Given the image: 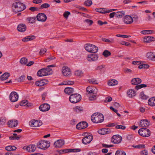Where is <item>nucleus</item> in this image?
<instances>
[{
    "instance_id": "nucleus-1",
    "label": "nucleus",
    "mask_w": 155,
    "mask_h": 155,
    "mask_svg": "<svg viewBox=\"0 0 155 155\" xmlns=\"http://www.w3.org/2000/svg\"><path fill=\"white\" fill-rule=\"evenodd\" d=\"M87 94L89 95V100L93 101L97 98V89L94 87L88 86L86 88Z\"/></svg>"
},
{
    "instance_id": "nucleus-2",
    "label": "nucleus",
    "mask_w": 155,
    "mask_h": 155,
    "mask_svg": "<svg viewBox=\"0 0 155 155\" xmlns=\"http://www.w3.org/2000/svg\"><path fill=\"white\" fill-rule=\"evenodd\" d=\"M13 11L16 12H19L24 10L26 8L25 5L23 3L20 2H16L12 4Z\"/></svg>"
},
{
    "instance_id": "nucleus-3",
    "label": "nucleus",
    "mask_w": 155,
    "mask_h": 155,
    "mask_svg": "<svg viewBox=\"0 0 155 155\" xmlns=\"http://www.w3.org/2000/svg\"><path fill=\"white\" fill-rule=\"evenodd\" d=\"M103 115L100 113H95L91 116L92 121L94 123H99L102 122L104 120Z\"/></svg>"
},
{
    "instance_id": "nucleus-4",
    "label": "nucleus",
    "mask_w": 155,
    "mask_h": 155,
    "mask_svg": "<svg viewBox=\"0 0 155 155\" xmlns=\"http://www.w3.org/2000/svg\"><path fill=\"white\" fill-rule=\"evenodd\" d=\"M82 135L84 137L82 140V142L84 144H87L91 142L93 139V137L92 134L87 132L84 133Z\"/></svg>"
},
{
    "instance_id": "nucleus-5",
    "label": "nucleus",
    "mask_w": 155,
    "mask_h": 155,
    "mask_svg": "<svg viewBox=\"0 0 155 155\" xmlns=\"http://www.w3.org/2000/svg\"><path fill=\"white\" fill-rule=\"evenodd\" d=\"M85 49L88 52L96 53L98 51V48L94 45L91 44H86L85 45Z\"/></svg>"
},
{
    "instance_id": "nucleus-6",
    "label": "nucleus",
    "mask_w": 155,
    "mask_h": 155,
    "mask_svg": "<svg viewBox=\"0 0 155 155\" xmlns=\"http://www.w3.org/2000/svg\"><path fill=\"white\" fill-rule=\"evenodd\" d=\"M81 99V96L78 94H74L70 95L69 98L70 102L75 104L79 102Z\"/></svg>"
},
{
    "instance_id": "nucleus-7",
    "label": "nucleus",
    "mask_w": 155,
    "mask_h": 155,
    "mask_svg": "<svg viewBox=\"0 0 155 155\" xmlns=\"http://www.w3.org/2000/svg\"><path fill=\"white\" fill-rule=\"evenodd\" d=\"M37 146L39 148L45 150L50 147V143L49 141L41 140L37 143Z\"/></svg>"
},
{
    "instance_id": "nucleus-8",
    "label": "nucleus",
    "mask_w": 155,
    "mask_h": 155,
    "mask_svg": "<svg viewBox=\"0 0 155 155\" xmlns=\"http://www.w3.org/2000/svg\"><path fill=\"white\" fill-rule=\"evenodd\" d=\"M51 71V69L49 68L41 69L38 71L37 74L39 77L47 76L50 74Z\"/></svg>"
},
{
    "instance_id": "nucleus-9",
    "label": "nucleus",
    "mask_w": 155,
    "mask_h": 155,
    "mask_svg": "<svg viewBox=\"0 0 155 155\" xmlns=\"http://www.w3.org/2000/svg\"><path fill=\"white\" fill-rule=\"evenodd\" d=\"M138 134L144 137H147L150 135V130L147 128H142L138 130Z\"/></svg>"
},
{
    "instance_id": "nucleus-10",
    "label": "nucleus",
    "mask_w": 155,
    "mask_h": 155,
    "mask_svg": "<svg viewBox=\"0 0 155 155\" xmlns=\"http://www.w3.org/2000/svg\"><path fill=\"white\" fill-rule=\"evenodd\" d=\"M18 95L15 91L12 92L9 96V99L12 102H15L17 101L18 99Z\"/></svg>"
},
{
    "instance_id": "nucleus-11",
    "label": "nucleus",
    "mask_w": 155,
    "mask_h": 155,
    "mask_svg": "<svg viewBox=\"0 0 155 155\" xmlns=\"http://www.w3.org/2000/svg\"><path fill=\"white\" fill-rule=\"evenodd\" d=\"M122 139L121 137L118 135H114L111 138L112 142L115 144L119 143L121 142Z\"/></svg>"
},
{
    "instance_id": "nucleus-12",
    "label": "nucleus",
    "mask_w": 155,
    "mask_h": 155,
    "mask_svg": "<svg viewBox=\"0 0 155 155\" xmlns=\"http://www.w3.org/2000/svg\"><path fill=\"white\" fill-rule=\"evenodd\" d=\"M88 126L87 123L85 121H82L79 123L76 126V128L78 130L85 129Z\"/></svg>"
},
{
    "instance_id": "nucleus-13",
    "label": "nucleus",
    "mask_w": 155,
    "mask_h": 155,
    "mask_svg": "<svg viewBox=\"0 0 155 155\" xmlns=\"http://www.w3.org/2000/svg\"><path fill=\"white\" fill-rule=\"evenodd\" d=\"M23 149L26 150V151L30 152H33L35 151L36 147L35 145L30 144L27 146H24Z\"/></svg>"
},
{
    "instance_id": "nucleus-14",
    "label": "nucleus",
    "mask_w": 155,
    "mask_h": 155,
    "mask_svg": "<svg viewBox=\"0 0 155 155\" xmlns=\"http://www.w3.org/2000/svg\"><path fill=\"white\" fill-rule=\"evenodd\" d=\"M50 108V106L48 104L45 103L41 104L39 107L40 110L43 112L48 110Z\"/></svg>"
},
{
    "instance_id": "nucleus-15",
    "label": "nucleus",
    "mask_w": 155,
    "mask_h": 155,
    "mask_svg": "<svg viewBox=\"0 0 155 155\" xmlns=\"http://www.w3.org/2000/svg\"><path fill=\"white\" fill-rule=\"evenodd\" d=\"M37 20L40 21L44 22L47 19L46 15L43 13H40L37 15Z\"/></svg>"
},
{
    "instance_id": "nucleus-16",
    "label": "nucleus",
    "mask_w": 155,
    "mask_h": 155,
    "mask_svg": "<svg viewBox=\"0 0 155 155\" xmlns=\"http://www.w3.org/2000/svg\"><path fill=\"white\" fill-rule=\"evenodd\" d=\"M62 72L64 76H68L71 74V71L70 68L66 66H64L62 68Z\"/></svg>"
},
{
    "instance_id": "nucleus-17",
    "label": "nucleus",
    "mask_w": 155,
    "mask_h": 155,
    "mask_svg": "<svg viewBox=\"0 0 155 155\" xmlns=\"http://www.w3.org/2000/svg\"><path fill=\"white\" fill-rule=\"evenodd\" d=\"M98 132L100 134L104 135L111 133V130L109 128H104L100 129L98 131Z\"/></svg>"
},
{
    "instance_id": "nucleus-18",
    "label": "nucleus",
    "mask_w": 155,
    "mask_h": 155,
    "mask_svg": "<svg viewBox=\"0 0 155 155\" xmlns=\"http://www.w3.org/2000/svg\"><path fill=\"white\" fill-rule=\"evenodd\" d=\"M18 122L17 120H9L8 124L10 127H16L18 124Z\"/></svg>"
},
{
    "instance_id": "nucleus-19",
    "label": "nucleus",
    "mask_w": 155,
    "mask_h": 155,
    "mask_svg": "<svg viewBox=\"0 0 155 155\" xmlns=\"http://www.w3.org/2000/svg\"><path fill=\"white\" fill-rule=\"evenodd\" d=\"M98 58V56L97 55L95 54H91L88 55L87 58V60L90 61H96Z\"/></svg>"
},
{
    "instance_id": "nucleus-20",
    "label": "nucleus",
    "mask_w": 155,
    "mask_h": 155,
    "mask_svg": "<svg viewBox=\"0 0 155 155\" xmlns=\"http://www.w3.org/2000/svg\"><path fill=\"white\" fill-rule=\"evenodd\" d=\"M30 126L33 127H39L42 125V122L41 121H38V120L31 121L30 122Z\"/></svg>"
},
{
    "instance_id": "nucleus-21",
    "label": "nucleus",
    "mask_w": 155,
    "mask_h": 155,
    "mask_svg": "<svg viewBox=\"0 0 155 155\" xmlns=\"http://www.w3.org/2000/svg\"><path fill=\"white\" fill-rule=\"evenodd\" d=\"M125 23L126 24H130L133 22L132 18L130 15L125 16L123 19Z\"/></svg>"
},
{
    "instance_id": "nucleus-22",
    "label": "nucleus",
    "mask_w": 155,
    "mask_h": 155,
    "mask_svg": "<svg viewBox=\"0 0 155 155\" xmlns=\"http://www.w3.org/2000/svg\"><path fill=\"white\" fill-rule=\"evenodd\" d=\"M64 144V140H58L54 143V145L55 147L59 148L62 146Z\"/></svg>"
},
{
    "instance_id": "nucleus-23",
    "label": "nucleus",
    "mask_w": 155,
    "mask_h": 155,
    "mask_svg": "<svg viewBox=\"0 0 155 155\" xmlns=\"http://www.w3.org/2000/svg\"><path fill=\"white\" fill-rule=\"evenodd\" d=\"M47 83V80L45 79H42L36 81L35 82V84L37 86L41 87L46 84Z\"/></svg>"
},
{
    "instance_id": "nucleus-24",
    "label": "nucleus",
    "mask_w": 155,
    "mask_h": 155,
    "mask_svg": "<svg viewBox=\"0 0 155 155\" xmlns=\"http://www.w3.org/2000/svg\"><path fill=\"white\" fill-rule=\"evenodd\" d=\"M81 151V149L79 148L76 149H68L63 150L64 153L70 152H80Z\"/></svg>"
},
{
    "instance_id": "nucleus-25",
    "label": "nucleus",
    "mask_w": 155,
    "mask_h": 155,
    "mask_svg": "<svg viewBox=\"0 0 155 155\" xmlns=\"http://www.w3.org/2000/svg\"><path fill=\"white\" fill-rule=\"evenodd\" d=\"M142 81L139 78H135L132 79L131 81V83L132 84L136 85L140 84L141 82Z\"/></svg>"
},
{
    "instance_id": "nucleus-26",
    "label": "nucleus",
    "mask_w": 155,
    "mask_h": 155,
    "mask_svg": "<svg viewBox=\"0 0 155 155\" xmlns=\"http://www.w3.org/2000/svg\"><path fill=\"white\" fill-rule=\"evenodd\" d=\"M149 125V123L147 120H142L139 124V125L143 127H147Z\"/></svg>"
},
{
    "instance_id": "nucleus-27",
    "label": "nucleus",
    "mask_w": 155,
    "mask_h": 155,
    "mask_svg": "<svg viewBox=\"0 0 155 155\" xmlns=\"http://www.w3.org/2000/svg\"><path fill=\"white\" fill-rule=\"evenodd\" d=\"M147 58L150 60L155 61V53L149 52L147 54Z\"/></svg>"
},
{
    "instance_id": "nucleus-28",
    "label": "nucleus",
    "mask_w": 155,
    "mask_h": 155,
    "mask_svg": "<svg viewBox=\"0 0 155 155\" xmlns=\"http://www.w3.org/2000/svg\"><path fill=\"white\" fill-rule=\"evenodd\" d=\"M35 38V36L32 35H29L27 36H26L22 39V41L23 42H27L29 41H32Z\"/></svg>"
},
{
    "instance_id": "nucleus-29",
    "label": "nucleus",
    "mask_w": 155,
    "mask_h": 155,
    "mask_svg": "<svg viewBox=\"0 0 155 155\" xmlns=\"http://www.w3.org/2000/svg\"><path fill=\"white\" fill-rule=\"evenodd\" d=\"M136 92L133 89H130L127 91V94L129 97H132L135 96Z\"/></svg>"
},
{
    "instance_id": "nucleus-30",
    "label": "nucleus",
    "mask_w": 155,
    "mask_h": 155,
    "mask_svg": "<svg viewBox=\"0 0 155 155\" xmlns=\"http://www.w3.org/2000/svg\"><path fill=\"white\" fill-rule=\"evenodd\" d=\"M96 11L102 14H105L107 13V8H98L95 9Z\"/></svg>"
},
{
    "instance_id": "nucleus-31",
    "label": "nucleus",
    "mask_w": 155,
    "mask_h": 155,
    "mask_svg": "<svg viewBox=\"0 0 155 155\" xmlns=\"http://www.w3.org/2000/svg\"><path fill=\"white\" fill-rule=\"evenodd\" d=\"M148 103L149 105L151 106H155V97H152L148 100Z\"/></svg>"
},
{
    "instance_id": "nucleus-32",
    "label": "nucleus",
    "mask_w": 155,
    "mask_h": 155,
    "mask_svg": "<svg viewBox=\"0 0 155 155\" xmlns=\"http://www.w3.org/2000/svg\"><path fill=\"white\" fill-rule=\"evenodd\" d=\"M155 38L152 37L147 36L145 37L144 39V41L146 43H150L152 41H154Z\"/></svg>"
},
{
    "instance_id": "nucleus-33",
    "label": "nucleus",
    "mask_w": 155,
    "mask_h": 155,
    "mask_svg": "<svg viewBox=\"0 0 155 155\" xmlns=\"http://www.w3.org/2000/svg\"><path fill=\"white\" fill-rule=\"evenodd\" d=\"M64 91L66 94L69 95L73 93L74 91V89L71 87H66Z\"/></svg>"
},
{
    "instance_id": "nucleus-34",
    "label": "nucleus",
    "mask_w": 155,
    "mask_h": 155,
    "mask_svg": "<svg viewBox=\"0 0 155 155\" xmlns=\"http://www.w3.org/2000/svg\"><path fill=\"white\" fill-rule=\"evenodd\" d=\"M32 104L31 103L28 104V101L26 100H24L21 101L20 103L21 106H24L27 105V106H31Z\"/></svg>"
},
{
    "instance_id": "nucleus-35",
    "label": "nucleus",
    "mask_w": 155,
    "mask_h": 155,
    "mask_svg": "<svg viewBox=\"0 0 155 155\" xmlns=\"http://www.w3.org/2000/svg\"><path fill=\"white\" fill-rule=\"evenodd\" d=\"M10 76L9 73L7 72H5L1 76L0 79L2 81H4L7 79Z\"/></svg>"
},
{
    "instance_id": "nucleus-36",
    "label": "nucleus",
    "mask_w": 155,
    "mask_h": 155,
    "mask_svg": "<svg viewBox=\"0 0 155 155\" xmlns=\"http://www.w3.org/2000/svg\"><path fill=\"white\" fill-rule=\"evenodd\" d=\"M118 83V82L117 80L112 79L108 83V84L109 86H113L117 84Z\"/></svg>"
},
{
    "instance_id": "nucleus-37",
    "label": "nucleus",
    "mask_w": 155,
    "mask_h": 155,
    "mask_svg": "<svg viewBox=\"0 0 155 155\" xmlns=\"http://www.w3.org/2000/svg\"><path fill=\"white\" fill-rule=\"evenodd\" d=\"M154 31L150 30H145L141 31L140 33L143 35L149 34L154 33Z\"/></svg>"
},
{
    "instance_id": "nucleus-38",
    "label": "nucleus",
    "mask_w": 155,
    "mask_h": 155,
    "mask_svg": "<svg viewBox=\"0 0 155 155\" xmlns=\"http://www.w3.org/2000/svg\"><path fill=\"white\" fill-rule=\"evenodd\" d=\"M124 15V12L122 11L121 12H118L115 13V16L116 17L118 18H122Z\"/></svg>"
},
{
    "instance_id": "nucleus-39",
    "label": "nucleus",
    "mask_w": 155,
    "mask_h": 155,
    "mask_svg": "<svg viewBox=\"0 0 155 155\" xmlns=\"http://www.w3.org/2000/svg\"><path fill=\"white\" fill-rule=\"evenodd\" d=\"M17 148L14 146H9L5 147V150L8 151H11L16 150Z\"/></svg>"
},
{
    "instance_id": "nucleus-40",
    "label": "nucleus",
    "mask_w": 155,
    "mask_h": 155,
    "mask_svg": "<svg viewBox=\"0 0 155 155\" xmlns=\"http://www.w3.org/2000/svg\"><path fill=\"white\" fill-rule=\"evenodd\" d=\"M20 62L22 64L26 65L28 62V60L25 58H22L20 59Z\"/></svg>"
},
{
    "instance_id": "nucleus-41",
    "label": "nucleus",
    "mask_w": 155,
    "mask_h": 155,
    "mask_svg": "<svg viewBox=\"0 0 155 155\" xmlns=\"http://www.w3.org/2000/svg\"><path fill=\"white\" fill-rule=\"evenodd\" d=\"M74 111L76 112H79L83 110L82 107L77 106L74 108Z\"/></svg>"
},
{
    "instance_id": "nucleus-42",
    "label": "nucleus",
    "mask_w": 155,
    "mask_h": 155,
    "mask_svg": "<svg viewBox=\"0 0 155 155\" xmlns=\"http://www.w3.org/2000/svg\"><path fill=\"white\" fill-rule=\"evenodd\" d=\"M74 84V82L73 81H64L62 83V85H72Z\"/></svg>"
},
{
    "instance_id": "nucleus-43",
    "label": "nucleus",
    "mask_w": 155,
    "mask_h": 155,
    "mask_svg": "<svg viewBox=\"0 0 155 155\" xmlns=\"http://www.w3.org/2000/svg\"><path fill=\"white\" fill-rule=\"evenodd\" d=\"M36 19V18L34 17H29L27 18V21L28 23H33Z\"/></svg>"
},
{
    "instance_id": "nucleus-44",
    "label": "nucleus",
    "mask_w": 155,
    "mask_h": 155,
    "mask_svg": "<svg viewBox=\"0 0 155 155\" xmlns=\"http://www.w3.org/2000/svg\"><path fill=\"white\" fill-rule=\"evenodd\" d=\"M26 26L24 24L21 23L19 24L17 28V29H26Z\"/></svg>"
},
{
    "instance_id": "nucleus-45",
    "label": "nucleus",
    "mask_w": 155,
    "mask_h": 155,
    "mask_svg": "<svg viewBox=\"0 0 155 155\" xmlns=\"http://www.w3.org/2000/svg\"><path fill=\"white\" fill-rule=\"evenodd\" d=\"M147 87V85L145 84H141L136 85L135 87V89L137 90H138L143 87Z\"/></svg>"
},
{
    "instance_id": "nucleus-46",
    "label": "nucleus",
    "mask_w": 155,
    "mask_h": 155,
    "mask_svg": "<svg viewBox=\"0 0 155 155\" xmlns=\"http://www.w3.org/2000/svg\"><path fill=\"white\" fill-rule=\"evenodd\" d=\"M102 54L104 57H107L110 55L111 53L108 50H105L103 52Z\"/></svg>"
},
{
    "instance_id": "nucleus-47",
    "label": "nucleus",
    "mask_w": 155,
    "mask_h": 155,
    "mask_svg": "<svg viewBox=\"0 0 155 155\" xmlns=\"http://www.w3.org/2000/svg\"><path fill=\"white\" fill-rule=\"evenodd\" d=\"M140 96L141 98L143 100H146L148 98V96L144 94L143 91H142L141 92L140 94Z\"/></svg>"
},
{
    "instance_id": "nucleus-48",
    "label": "nucleus",
    "mask_w": 155,
    "mask_h": 155,
    "mask_svg": "<svg viewBox=\"0 0 155 155\" xmlns=\"http://www.w3.org/2000/svg\"><path fill=\"white\" fill-rule=\"evenodd\" d=\"M102 41L104 42H108L109 43H114V40L113 39H111L110 40L107 39L105 38H103L102 39Z\"/></svg>"
},
{
    "instance_id": "nucleus-49",
    "label": "nucleus",
    "mask_w": 155,
    "mask_h": 155,
    "mask_svg": "<svg viewBox=\"0 0 155 155\" xmlns=\"http://www.w3.org/2000/svg\"><path fill=\"white\" fill-rule=\"evenodd\" d=\"M92 4L91 0H87L84 3V5L87 6H90Z\"/></svg>"
},
{
    "instance_id": "nucleus-50",
    "label": "nucleus",
    "mask_w": 155,
    "mask_h": 155,
    "mask_svg": "<svg viewBox=\"0 0 155 155\" xmlns=\"http://www.w3.org/2000/svg\"><path fill=\"white\" fill-rule=\"evenodd\" d=\"M20 136H12L9 137V139L10 140H19L21 137Z\"/></svg>"
},
{
    "instance_id": "nucleus-51",
    "label": "nucleus",
    "mask_w": 155,
    "mask_h": 155,
    "mask_svg": "<svg viewBox=\"0 0 155 155\" xmlns=\"http://www.w3.org/2000/svg\"><path fill=\"white\" fill-rule=\"evenodd\" d=\"M74 74L77 76H81L83 75V72L82 71L77 70L75 72Z\"/></svg>"
},
{
    "instance_id": "nucleus-52",
    "label": "nucleus",
    "mask_w": 155,
    "mask_h": 155,
    "mask_svg": "<svg viewBox=\"0 0 155 155\" xmlns=\"http://www.w3.org/2000/svg\"><path fill=\"white\" fill-rule=\"evenodd\" d=\"M88 82L92 84H98L97 81L95 79H91L88 80Z\"/></svg>"
},
{
    "instance_id": "nucleus-53",
    "label": "nucleus",
    "mask_w": 155,
    "mask_h": 155,
    "mask_svg": "<svg viewBox=\"0 0 155 155\" xmlns=\"http://www.w3.org/2000/svg\"><path fill=\"white\" fill-rule=\"evenodd\" d=\"M115 155H126V154L124 151L118 150L116 152Z\"/></svg>"
},
{
    "instance_id": "nucleus-54",
    "label": "nucleus",
    "mask_w": 155,
    "mask_h": 155,
    "mask_svg": "<svg viewBox=\"0 0 155 155\" xmlns=\"http://www.w3.org/2000/svg\"><path fill=\"white\" fill-rule=\"evenodd\" d=\"M56 58L54 56H51L47 58L45 60V62H49L52 60L55 59Z\"/></svg>"
},
{
    "instance_id": "nucleus-55",
    "label": "nucleus",
    "mask_w": 155,
    "mask_h": 155,
    "mask_svg": "<svg viewBox=\"0 0 155 155\" xmlns=\"http://www.w3.org/2000/svg\"><path fill=\"white\" fill-rule=\"evenodd\" d=\"M50 5L48 3H44L42 4L40 8V9H42L44 8H47L50 7Z\"/></svg>"
},
{
    "instance_id": "nucleus-56",
    "label": "nucleus",
    "mask_w": 155,
    "mask_h": 155,
    "mask_svg": "<svg viewBox=\"0 0 155 155\" xmlns=\"http://www.w3.org/2000/svg\"><path fill=\"white\" fill-rule=\"evenodd\" d=\"M6 119L5 117H2L0 118V124L3 125L6 122Z\"/></svg>"
},
{
    "instance_id": "nucleus-57",
    "label": "nucleus",
    "mask_w": 155,
    "mask_h": 155,
    "mask_svg": "<svg viewBox=\"0 0 155 155\" xmlns=\"http://www.w3.org/2000/svg\"><path fill=\"white\" fill-rule=\"evenodd\" d=\"M115 128L116 129H121L124 130L126 129V127L123 125H117L115 126Z\"/></svg>"
},
{
    "instance_id": "nucleus-58",
    "label": "nucleus",
    "mask_w": 155,
    "mask_h": 155,
    "mask_svg": "<svg viewBox=\"0 0 155 155\" xmlns=\"http://www.w3.org/2000/svg\"><path fill=\"white\" fill-rule=\"evenodd\" d=\"M25 78L26 77L25 75H22L21 76L18 78V81L19 82L23 81L25 80Z\"/></svg>"
},
{
    "instance_id": "nucleus-59",
    "label": "nucleus",
    "mask_w": 155,
    "mask_h": 155,
    "mask_svg": "<svg viewBox=\"0 0 155 155\" xmlns=\"http://www.w3.org/2000/svg\"><path fill=\"white\" fill-rule=\"evenodd\" d=\"M46 52V49L45 48H42L41 49L39 52V54L40 55H42L45 54Z\"/></svg>"
},
{
    "instance_id": "nucleus-60",
    "label": "nucleus",
    "mask_w": 155,
    "mask_h": 155,
    "mask_svg": "<svg viewBox=\"0 0 155 155\" xmlns=\"http://www.w3.org/2000/svg\"><path fill=\"white\" fill-rule=\"evenodd\" d=\"M112 100V98L110 97H106L104 100V102L107 103V102H110Z\"/></svg>"
},
{
    "instance_id": "nucleus-61",
    "label": "nucleus",
    "mask_w": 155,
    "mask_h": 155,
    "mask_svg": "<svg viewBox=\"0 0 155 155\" xmlns=\"http://www.w3.org/2000/svg\"><path fill=\"white\" fill-rule=\"evenodd\" d=\"M29 9L32 12H35L39 10V8L37 7H31L29 8Z\"/></svg>"
},
{
    "instance_id": "nucleus-62",
    "label": "nucleus",
    "mask_w": 155,
    "mask_h": 155,
    "mask_svg": "<svg viewBox=\"0 0 155 155\" xmlns=\"http://www.w3.org/2000/svg\"><path fill=\"white\" fill-rule=\"evenodd\" d=\"M70 12H65L63 14L64 16L66 18H67L68 16L70 14Z\"/></svg>"
},
{
    "instance_id": "nucleus-63",
    "label": "nucleus",
    "mask_w": 155,
    "mask_h": 155,
    "mask_svg": "<svg viewBox=\"0 0 155 155\" xmlns=\"http://www.w3.org/2000/svg\"><path fill=\"white\" fill-rule=\"evenodd\" d=\"M85 21L89 25H91L93 23V21L89 19H87L85 20Z\"/></svg>"
},
{
    "instance_id": "nucleus-64",
    "label": "nucleus",
    "mask_w": 155,
    "mask_h": 155,
    "mask_svg": "<svg viewBox=\"0 0 155 155\" xmlns=\"http://www.w3.org/2000/svg\"><path fill=\"white\" fill-rule=\"evenodd\" d=\"M148 153L147 151L146 150L142 151L140 152L141 155H147Z\"/></svg>"
}]
</instances>
